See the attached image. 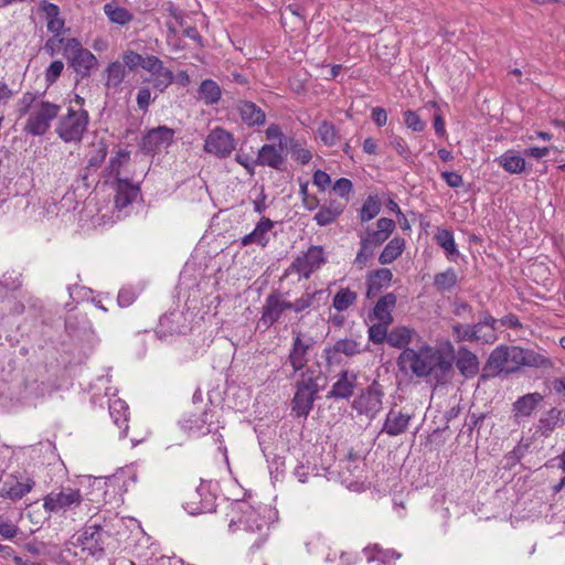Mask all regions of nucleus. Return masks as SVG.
I'll return each instance as SVG.
<instances>
[{
  "label": "nucleus",
  "mask_w": 565,
  "mask_h": 565,
  "mask_svg": "<svg viewBox=\"0 0 565 565\" xmlns=\"http://www.w3.org/2000/svg\"><path fill=\"white\" fill-rule=\"evenodd\" d=\"M228 530L235 533L243 530L252 542V548H259L269 534V520L273 511L266 505L252 507L245 501L235 502L232 507Z\"/></svg>",
  "instance_id": "f257e3e1"
},
{
  "label": "nucleus",
  "mask_w": 565,
  "mask_h": 565,
  "mask_svg": "<svg viewBox=\"0 0 565 565\" xmlns=\"http://www.w3.org/2000/svg\"><path fill=\"white\" fill-rule=\"evenodd\" d=\"M399 370L405 374L425 377L438 370L446 374L451 370V362L424 339L412 348L402 351L397 359Z\"/></svg>",
  "instance_id": "f03ea898"
},
{
  "label": "nucleus",
  "mask_w": 565,
  "mask_h": 565,
  "mask_svg": "<svg viewBox=\"0 0 565 565\" xmlns=\"http://www.w3.org/2000/svg\"><path fill=\"white\" fill-rule=\"evenodd\" d=\"M47 392V385L40 381L34 373H28L23 379L17 381L10 387H2L0 391V401L2 406L9 404H33L36 399L43 397Z\"/></svg>",
  "instance_id": "7ed1b4c3"
},
{
  "label": "nucleus",
  "mask_w": 565,
  "mask_h": 565,
  "mask_svg": "<svg viewBox=\"0 0 565 565\" xmlns=\"http://www.w3.org/2000/svg\"><path fill=\"white\" fill-rule=\"evenodd\" d=\"M320 371L306 369L296 381L291 411L297 417L307 418L320 391Z\"/></svg>",
  "instance_id": "20e7f679"
},
{
  "label": "nucleus",
  "mask_w": 565,
  "mask_h": 565,
  "mask_svg": "<svg viewBox=\"0 0 565 565\" xmlns=\"http://www.w3.org/2000/svg\"><path fill=\"white\" fill-rule=\"evenodd\" d=\"M82 501L83 497L78 489L62 487L57 491H51L43 498V509L50 515H62L79 507Z\"/></svg>",
  "instance_id": "39448f33"
},
{
  "label": "nucleus",
  "mask_w": 565,
  "mask_h": 565,
  "mask_svg": "<svg viewBox=\"0 0 565 565\" xmlns=\"http://www.w3.org/2000/svg\"><path fill=\"white\" fill-rule=\"evenodd\" d=\"M88 120L86 110L68 108L67 114L57 122L56 134L65 142L79 141L87 129Z\"/></svg>",
  "instance_id": "423d86ee"
},
{
  "label": "nucleus",
  "mask_w": 565,
  "mask_h": 565,
  "mask_svg": "<svg viewBox=\"0 0 565 565\" xmlns=\"http://www.w3.org/2000/svg\"><path fill=\"white\" fill-rule=\"evenodd\" d=\"M58 105L49 102L36 104L29 115L24 131L32 136L44 135L49 130L51 121L58 115Z\"/></svg>",
  "instance_id": "0eeeda50"
},
{
  "label": "nucleus",
  "mask_w": 565,
  "mask_h": 565,
  "mask_svg": "<svg viewBox=\"0 0 565 565\" xmlns=\"http://www.w3.org/2000/svg\"><path fill=\"white\" fill-rule=\"evenodd\" d=\"M65 56L73 70L82 77L88 76L97 66L96 56L84 49L81 42L74 38L67 39L65 42Z\"/></svg>",
  "instance_id": "6e6552de"
},
{
  "label": "nucleus",
  "mask_w": 565,
  "mask_h": 565,
  "mask_svg": "<svg viewBox=\"0 0 565 565\" xmlns=\"http://www.w3.org/2000/svg\"><path fill=\"white\" fill-rule=\"evenodd\" d=\"M384 393L377 382H373L353 401L352 407L360 414L373 419L382 409Z\"/></svg>",
  "instance_id": "1a4fd4ad"
},
{
  "label": "nucleus",
  "mask_w": 565,
  "mask_h": 565,
  "mask_svg": "<svg viewBox=\"0 0 565 565\" xmlns=\"http://www.w3.org/2000/svg\"><path fill=\"white\" fill-rule=\"evenodd\" d=\"M235 147L233 135L221 127L212 129L204 141V150L217 158L228 157Z\"/></svg>",
  "instance_id": "9d476101"
},
{
  "label": "nucleus",
  "mask_w": 565,
  "mask_h": 565,
  "mask_svg": "<svg viewBox=\"0 0 565 565\" xmlns=\"http://www.w3.org/2000/svg\"><path fill=\"white\" fill-rule=\"evenodd\" d=\"M103 530L99 525L85 526L73 539L72 544L81 547L87 555L99 557L104 553Z\"/></svg>",
  "instance_id": "9b49d317"
},
{
  "label": "nucleus",
  "mask_w": 565,
  "mask_h": 565,
  "mask_svg": "<svg viewBox=\"0 0 565 565\" xmlns=\"http://www.w3.org/2000/svg\"><path fill=\"white\" fill-rule=\"evenodd\" d=\"M313 339L310 335L297 333L292 341V348L288 355V362L294 370V375L301 373L308 362V352L313 345Z\"/></svg>",
  "instance_id": "f8f14e48"
},
{
  "label": "nucleus",
  "mask_w": 565,
  "mask_h": 565,
  "mask_svg": "<svg viewBox=\"0 0 565 565\" xmlns=\"http://www.w3.org/2000/svg\"><path fill=\"white\" fill-rule=\"evenodd\" d=\"M143 70L152 76V86L160 93H163L174 79V74L167 68L163 62L154 55H146Z\"/></svg>",
  "instance_id": "ddd939ff"
},
{
  "label": "nucleus",
  "mask_w": 565,
  "mask_h": 565,
  "mask_svg": "<svg viewBox=\"0 0 565 565\" xmlns=\"http://www.w3.org/2000/svg\"><path fill=\"white\" fill-rule=\"evenodd\" d=\"M215 497L210 491L207 483H201L191 494L189 500L184 503V509L188 513L195 515L207 513L214 509Z\"/></svg>",
  "instance_id": "4468645a"
},
{
  "label": "nucleus",
  "mask_w": 565,
  "mask_h": 565,
  "mask_svg": "<svg viewBox=\"0 0 565 565\" xmlns=\"http://www.w3.org/2000/svg\"><path fill=\"white\" fill-rule=\"evenodd\" d=\"M326 259L323 256V250L319 246H311L308 250L298 256L292 263V268L305 278H309V276L319 269Z\"/></svg>",
  "instance_id": "2eb2a0df"
},
{
  "label": "nucleus",
  "mask_w": 565,
  "mask_h": 565,
  "mask_svg": "<svg viewBox=\"0 0 565 565\" xmlns=\"http://www.w3.org/2000/svg\"><path fill=\"white\" fill-rule=\"evenodd\" d=\"M174 138V130L167 126L151 129L142 139V148L147 152H160L167 149Z\"/></svg>",
  "instance_id": "dca6fc26"
},
{
  "label": "nucleus",
  "mask_w": 565,
  "mask_h": 565,
  "mask_svg": "<svg viewBox=\"0 0 565 565\" xmlns=\"http://www.w3.org/2000/svg\"><path fill=\"white\" fill-rule=\"evenodd\" d=\"M274 226V221L266 216H262L256 223L254 230L241 238V246L257 245L266 247L270 241Z\"/></svg>",
  "instance_id": "f3484780"
},
{
  "label": "nucleus",
  "mask_w": 565,
  "mask_h": 565,
  "mask_svg": "<svg viewBox=\"0 0 565 565\" xmlns=\"http://www.w3.org/2000/svg\"><path fill=\"white\" fill-rule=\"evenodd\" d=\"M213 415L210 412H204L201 415H191L183 418L181 422L182 428L188 431L192 437L204 436L212 431Z\"/></svg>",
  "instance_id": "a211bd4d"
},
{
  "label": "nucleus",
  "mask_w": 565,
  "mask_h": 565,
  "mask_svg": "<svg viewBox=\"0 0 565 565\" xmlns=\"http://www.w3.org/2000/svg\"><path fill=\"white\" fill-rule=\"evenodd\" d=\"M422 340L423 337L416 330L405 326L393 328L387 337V343L396 349H406L409 348V344L414 347Z\"/></svg>",
  "instance_id": "6ab92c4d"
},
{
  "label": "nucleus",
  "mask_w": 565,
  "mask_h": 565,
  "mask_svg": "<svg viewBox=\"0 0 565 565\" xmlns=\"http://www.w3.org/2000/svg\"><path fill=\"white\" fill-rule=\"evenodd\" d=\"M395 227L396 224L392 218L381 217L376 222V228L367 227L362 237L373 246L379 247L390 238Z\"/></svg>",
  "instance_id": "aec40b11"
},
{
  "label": "nucleus",
  "mask_w": 565,
  "mask_h": 565,
  "mask_svg": "<svg viewBox=\"0 0 565 565\" xmlns=\"http://www.w3.org/2000/svg\"><path fill=\"white\" fill-rule=\"evenodd\" d=\"M256 163L258 166H267L273 169H280L284 163L282 142L276 145H264L257 154Z\"/></svg>",
  "instance_id": "412c9836"
},
{
  "label": "nucleus",
  "mask_w": 565,
  "mask_h": 565,
  "mask_svg": "<svg viewBox=\"0 0 565 565\" xmlns=\"http://www.w3.org/2000/svg\"><path fill=\"white\" fill-rule=\"evenodd\" d=\"M411 416L399 411L391 409L385 418L382 433L388 436H398L404 434L409 425Z\"/></svg>",
  "instance_id": "4be33fe9"
},
{
  "label": "nucleus",
  "mask_w": 565,
  "mask_h": 565,
  "mask_svg": "<svg viewBox=\"0 0 565 565\" xmlns=\"http://www.w3.org/2000/svg\"><path fill=\"white\" fill-rule=\"evenodd\" d=\"M543 395L539 392L529 393L519 397L512 405L515 418L531 416L543 401Z\"/></svg>",
  "instance_id": "5701e85b"
},
{
  "label": "nucleus",
  "mask_w": 565,
  "mask_h": 565,
  "mask_svg": "<svg viewBox=\"0 0 565 565\" xmlns=\"http://www.w3.org/2000/svg\"><path fill=\"white\" fill-rule=\"evenodd\" d=\"M495 162L508 173L521 174L525 171L524 157L514 149H509L495 159Z\"/></svg>",
  "instance_id": "b1692460"
},
{
  "label": "nucleus",
  "mask_w": 565,
  "mask_h": 565,
  "mask_svg": "<svg viewBox=\"0 0 565 565\" xmlns=\"http://www.w3.org/2000/svg\"><path fill=\"white\" fill-rule=\"evenodd\" d=\"M282 313L284 311L280 305V296L274 294L269 295L263 306L259 324L264 326L265 328H269L279 320Z\"/></svg>",
  "instance_id": "393cba45"
},
{
  "label": "nucleus",
  "mask_w": 565,
  "mask_h": 565,
  "mask_svg": "<svg viewBox=\"0 0 565 565\" xmlns=\"http://www.w3.org/2000/svg\"><path fill=\"white\" fill-rule=\"evenodd\" d=\"M139 194V188L127 180L117 179L115 206L122 210L131 204Z\"/></svg>",
  "instance_id": "a878e982"
},
{
  "label": "nucleus",
  "mask_w": 565,
  "mask_h": 565,
  "mask_svg": "<svg viewBox=\"0 0 565 565\" xmlns=\"http://www.w3.org/2000/svg\"><path fill=\"white\" fill-rule=\"evenodd\" d=\"M35 482L28 478L25 481H19L18 479H9L4 481L1 491L4 498L12 501H18L26 495L34 487Z\"/></svg>",
  "instance_id": "bb28decb"
},
{
  "label": "nucleus",
  "mask_w": 565,
  "mask_h": 565,
  "mask_svg": "<svg viewBox=\"0 0 565 565\" xmlns=\"http://www.w3.org/2000/svg\"><path fill=\"white\" fill-rule=\"evenodd\" d=\"M456 366L467 379L473 377L479 371V361L475 353L460 348L457 353Z\"/></svg>",
  "instance_id": "cd10ccee"
},
{
  "label": "nucleus",
  "mask_w": 565,
  "mask_h": 565,
  "mask_svg": "<svg viewBox=\"0 0 565 565\" xmlns=\"http://www.w3.org/2000/svg\"><path fill=\"white\" fill-rule=\"evenodd\" d=\"M397 298L393 292L382 296L374 306L373 317L380 322L391 324L393 322L392 310L396 306Z\"/></svg>",
  "instance_id": "c85d7f7f"
},
{
  "label": "nucleus",
  "mask_w": 565,
  "mask_h": 565,
  "mask_svg": "<svg viewBox=\"0 0 565 565\" xmlns=\"http://www.w3.org/2000/svg\"><path fill=\"white\" fill-rule=\"evenodd\" d=\"M476 328L479 327L471 324H455L452 327L454 335L458 341L480 340L484 343H493L497 340V335L492 331H488L482 335H476Z\"/></svg>",
  "instance_id": "c756f323"
},
{
  "label": "nucleus",
  "mask_w": 565,
  "mask_h": 565,
  "mask_svg": "<svg viewBox=\"0 0 565 565\" xmlns=\"http://www.w3.org/2000/svg\"><path fill=\"white\" fill-rule=\"evenodd\" d=\"M237 110L242 120L247 126L263 125L265 122V113L256 104L242 100L237 105Z\"/></svg>",
  "instance_id": "7c9ffc66"
},
{
  "label": "nucleus",
  "mask_w": 565,
  "mask_h": 565,
  "mask_svg": "<svg viewBox=\"0 0 565 565\" xmlns=\"http://www.w3.org/2000/svg\"><path fill=\"white\" fill-rule=\"evenodd\" d=\"M344 204L338 201H331L320 206L315 214L313 220L320 226H327L333 223L344 211Z\"/></svg>",
  "instance_id": "2f4dec72"
},
{
  "label": "nucleus",
  "mask_w": 565,
  "mask_h": 565,
  "mask_svg": "<svg viewBox=\"0 0 565 565\" xmlns=\"http://www.w3.org/2000/svg\"><path fill=\"white\" fill-rule=\"evenodd\" d=\"M222 88L213 79H204L198 89V99L206 106H213L221 100Z\"/></svg>",
  "instance_id": "473e14b6"
},
{
  "label": "nucleus",
  "mask_w": 565,
  "mask_h": 565,
  "mask_svg": "<svg viewBox=\"0 0 565 565\" xmlns=\"http://www.w3.org/2000/svg\"><path fill=\"white\" fill-rule=\"evenodd\" d=\"M109 414L114 419L115 425L118 428H122L120 433V437L126 436V430L128 429L127 420H128V405L125 401L120 398H115L109 402Z\"/></svg>",
  "instance_id": "72a5a7b5"
},
{
  "label": "nucleus",
  "mask_w": 565,
  "mask_h": 565,
  "mask_svg": "<svg viewBox=\"0 0 565 565\" xmlns=\"http://www.w3.org/2000/svg\"><path fill=\"white\" fill-rule=\"evenodd\" d=\"M406 242L402 237H393L383 248L379 256L381 265H388L396 260L404 252Z\"/></svg>",
  "instance_id": "f704fd0d"
},
{
  "label": "nucleus",
  "mask_w": 565,
  "mask_h": 565,
  "mask_svg": "<svg viewBox=\"0 0 565 565\" xmlns=\"http://www.w3.org/2000/svg\"><path fill=\"white\" fill-rule=\"evenodd\" d=\"M393 279V274L388 268H380L373 271L367 279V297L388 286Z\"/></svg>",
  "instance_id": "c9c22d12"
},
{
  "label": "nucleus",
  "mask_w": 565,
  "mask_h": 565,
  "mask_svg": "<svg viewBox=\"0 0 565 565\" xmlns=\"http://www.w3.org/2000/svg\"><path fill=\"white\" fill-rule=\"evenodd\" d=\"M355 382V375L349 376L347 371L342 372L340 379L332 385L330 396L337 398H347L352 395Z\"/></svg>",
  "instance_id": "e433bc0d"
},
{
  "label": "nucleus",
  "mask_w": 565,
  "mask_h": 565,
  "mask_svg": "<svg viewBox=\"0 0 565 565\" xmlns=\"http://www.w3.org/2000/svg\"><path fill=\"white\" fill-rule=\"evenodd\" d=\"M488 365L495 373H511L510 360L508 358L507 347L495 348L489 356Z\"/></svg>",
  "instance_id": "4c0bfd02"
},
{
  "label": "nucleus",
  "mask_w": 565,
  "mask_h": 565,
  "mask_svg": "<svg viewBox=\"0 0 565 565\" xmlns=\"http://www.w3.org/2000/svg\"><path fill=\"white\" fill-rule=\"evenodd\" d=\"M382 209V200L377 194H370L363 202L360 211L359 218L362 223L370 222L376 217Z\"/></svg>",
  "instance_id": "58836bf2"
},
{
  "label": "nucleus",
  "mask_w": 565,
  "mask_h": 565,
  "mask_svg": "<svg viewBox=\"0 0 565 565\" xmlns=\"http://www.w3.org/2000/svg\"><path fill=\"white\" fill-rule=\"evenodd\" d=\"M105 85L108 89H117L124 82L126 68L119 61L111 62L105 71Z\"/></svg>",
  "instance_id": "ea45409f"
},
{
  "label": "nucleus",
  "mask_w": 565,
  "mask_h": 565,
  "mask_svg": "<svg viewBox=\"0 0 565 565\" xmlns=\"http://www.w3.org/2000/svg\"><path fill=\"white\" fill-rule=\"evenodd\" d=\"M104 12L111 23L126 25L132 21L134 14L127 9L119 7L115 2H108L104 6Z\"/></svg>",
  "instance_id": "a19ab883"
},
{
  "label": "nucleus",
  "mask_w": 565,
  "mask_h": 565,
  "mask_svg": "<svg viewBox=\"0 0 565 565\" xmlns=\"http://www.w3.org/2000/svg\"><path fill=\"white\" fill-rule=\"evenodd\" d=\"M437 244L445 249L448 257L455 260L459 256L452 233L446 228H439L435 235Z\"/></svg>",
  "instance_id": "79ce46f5"
},
{
  "label": "nucleus",
  "mask_w": 565,
  "mask_h": 565,
  "mask_svg": "<svg viewBox=\"0 0 565 565\" xmlns=\"http://www.w3.org/2000/svg\"><path fill=\"white\" fill-rule=\"evenodd\" d=\"M561 411L557 408L550 409L539 420V430L544 436H548L561 422Z\"/></svg>",
  "instance_id": "37998d69"
},
{
  "label": "nucleus",
  "mask_w": 565,
  "mask_h": 565,
  "mask_svg": "<svg viewBox=\"0 0 565 565\" xmlns=\"http://www.w3.org/2000/svg\"><path fill=\"white\" fill-rule=\"evenodd\" d=\"M375 554L369 555V550L365 548L364 553L369 562H374L376 565H393L396 559L401 557V554L392 550H380L377 546L374 547Z\"/></svg>",
  "instance_id": "c03bdc74"
},
{
  "label": "nucleus",
  "mask_w": 565,
  "mask_h": 565,
  "mask_svg": "<svg viewBox=\"0 0 565 565\" xmlns=\"http://www.w3.org/2000/svg\"><path fill=\"white\" fill-rule=\"evenodd\" d=\"M356 294L349 288H341L333 297L332 306L338 311H344L356 301Z\"/></svg>",
  "instance_id": "a18cd8bd"
},
{
  "label": "nucleus",
  "mask_w": 565,
  "mask_h": 565,
  "mask_svg": "<svg viewBox=\"0 0 565 565\" xmlns=\"http://www.w3.org/2000/svg\"><path fill=\"white\" fill-rule=\"evenodd\" d=\"M524 366L547 369L553 366V362L544 353L526 349Z\"/></svg>",
  "instance_id": "49530a36"
},
{
  "label": "nucleus",
  "mask_w": 565,
  "mask_h": 565,
  "mask_svg": "<svg viewBox=\"0 0 565 565\" xmlns=\"http://www.w3.org/2000/svg\"><path fill=\"white\" fill-rule=\"evenodd\" d=\"M317 134L326 146H333L338 140L335 127L329 121H322L318 127Z\"/></svg>",
  "instance_id": "de8ad7c7"
},
{
  "label": "nucleus",
  "mask_w": 565,
  "mask_h": 565,
  "mask_svg": "<svg viewBox=\"0 0 565 565\" xmlns=\"http://www.w3.org/2000/svg\"><path fill=\"white\" fill-rule=\"evenodd\" d=\"M376 247L370 244L364 237L361 236L360 249L355 256L354 264L360 268L366 266L367 260L372 257Z\"/></svg>",
  "instance_id": "09e8293b"
},
{
  "label": "nucleus",
  "mask_w": 565,
  "mask_h": 565,
  "mask_svg": "<svg viewBox=\"0 0 565 565\" xmlns=\"http://www.w3.org/2000/svg\"><path fill=\"white\" fill-rule=\"evenodd\" d=\"M508 358L510 360L511 373L515 372L520 369V366H524L526 349H522L519 347H507Z\"/></svg>",
  "instance_id": "8fccbe9b"
},
{
  "label": "nucleus",
  "mask_w": 565,
  "mask_h": 565,
  "mask_svg": "<svg viewBox=\"0 0 565 565\" xmlns=\"http://www.w3.org/2000/svg\"><path fill=\"white\" fill-rule=\"evenodd\" d=\"M457 275L455 270L448 269L435 276L434 282L439 290H449L456 285Z\"/></svg>",
  "instance_id": "3c124183"
},
{
  "label": "nucleus",
  "mask_w": 565,
  "mask_h": 565,
  "mask_svg": "<svg viewBox=\"0 0 565 565\" xmlns=\"http://www.w3.org/2000/svg\"><path fill=\"white\" fill-rule=\"evenodd\" d=\"M333 351L352 356L361 352L360 344L352 339H342L334 343Z\"/></svg>",
  "instance_id": "603ef678"
},
{
  "label": "nucleus",
  "mask_w": 565,
  "mask_h": 565,
  "mask_svg": "<svg viewBox=\"0 0 565 565\" xmlns=\"http://www.w3.org/2000/svg\"><path fill=\"white\" fill-rule=\"evenodd\" d=\"M390 324H386L384 322L375 323L369 328V339L375 344H382L384 341L387 342L388 331L387 327Z\"/></svg>",
  "instance_id": "864d4df0"
},
{
  "label": "nucleus",
  "mask_w": 565,
  "mask_h": 565,
  "mask_svg": "<svg viewBox=\"0 0 565 565\" xmlns=\"http://www.w3.org/2000/svg\"><path fill=\"white\" fill-rule=\"evenodd\" d=\"M404 124L414 132H422L426 128V122L414 110L403 113Z\"/></svg>",
  "instance_id": "5fc2aeb1"
},
{
  "label": "nucleus",
  "mask_w": 565,
  "mask_h": 565,
  "mask_svg": "<svg viewBox=\"0 0 565 565\" xmlns=\"http://www.w3.org/2000/svg\"><path fill=\"white\" fill-rule=\"evenodd\" d=\"M322 291L305 292L292 302V311L302 312L303 310L313 306L316 297L321 295Z\"/></svg>",
  "instance_id": "6e6d98bb"
},
{
  "label": "nucleus",
  "mask_w": 565,
  "mask_h": 565,
  "mask_svg": "<svg viewBox=\"0 0 565 565\" xmlns=\"http://www.w3.org/2000/svg\"><path fill=\"white\" fill-rule=\"evenodd\" d=\"M122 61V65H125V67L127 66L129 70H135L137 67L143 68V65L146 64V56L134 51H128L124 54Z\"/></svg>",
  "instance_id": "4d7b16f0"
},
{
  "label": "nucleus",
  "mask_w": 565,
  "mask_h": 565,
  "mask_svg": "<svg viewBox=\"0 0 565 565\" xmlns=\"http://www.w3.org/2000/svg\"><path fill=\"white\" fill-rule=\"evenodd\" d=\"M64 70V64L62 61H54L50 64V66L45 71V81L47 84H53L61 76Z\"/></svg>",
  "instance_id": "13d9d810"
},
{
  "label": "nucleus",
  "mask_w": 565,
  "mask_h": 565,
  "mask_svg": "<svg viewBox=\"0 0 565 565\" xmlns=\"http://www.w3.org/2000/svg\"><path fill=\"white\" fill-rule=\"evenodd\" d=\"M137 298V292L132 287H124L118 294V305L122 308L129 307Z\"/></svg>",
  "instance_id": "bf43d9fd"
},
{
  "label": "nucleus",
  "mask_w": 565,
  "mask_h": 565,
  "mask_svg": "<svg viewBox=\"0 0 565 565\" xmlns=\"http://www.w3.org/2000/svg\"><path fill=\"white\" fill-rule=\"evenodd\" d=\"M66 40L67 39L54 34L46 41L44 45L45 52L49 53L50 56H54L60 51L61 45L65 49Z\"/></svg>",
  "instance_id": "052dcab7"
},
{
  "label": "nucleus",
  "mask_w": 565,
  "mask_h": 565,
  "mask_svg": "<svg viewBox=\"0 0 565 565\" xmlns=\"http://www.w3.org/2000/svg\"><path fill=\"white\" fill-rule=\"evenodd\" d=\"M93 148L96 150V156H92L88 160L89 166L97 167L99 166L107 154V147L104 142L99 141L96 143H93Z\"/></svg>",
  "instance_id": "680f3d73"
},
{
  "label": "nucleus",
  "mask_w": 565,
  "mask_h": 565,
  "mask_svg": "<svg viewBox=\"0 0 565 565\" xmlns=\"http://www.w3.org/2000/svg\"><path fill=\"white\" fill-rule=\"evenodd\" d=\"M391 145L393 149L403 158H408L409 147L404 138L399 136H393L391 138Z\"/></svg>",
  "instance_id": "e2e57ef3"
},
{
  "label": "nucleus",
  "mask_w": 565,
  "mask_h": 565,
  "mask_svg": "<svg viewBox=\"0 0 565 565\" xmlns=\"http://www.w3.org/2000/svg\"><path fill=\"white\" fill-rule=\"evenodd\" d=\"M312 182L321 191H324L331 184V178L327 172L317 170L313 173Z\"/></svg>",
  "instance_id": "0e129e2a"
},
{
  "label": "nucleus",
  "mask_w": 565,
  "mask_h": 565,
  "mask_svg": "<svg viewBox=\"0 0 565 565\" xmlns=\"http://www.w3.org/2000/svg\"><path fill=\"white\" fill-rule=\"evenodd\" d=\"M337 557L339 559L338 565H352L356 562V555L350 552H341L339 555L334 553L333 556L329 554L327 561L334 562Z\"/></svg>",
  "instance_id": "69168bd1"
},
{
  "label": "nucleus",
  "mask_w": 565,
  "mask_h": 565,
  "mask_svg": "<svg viewBox=\"0 0 565 565\" xmlns=\"http://www.w3.org/2000/svg\"><path fill=\"white\" fill-rule=\"evenodd\" d=\"M333 190L342 198L349 195L352 190V182L347 178H341L335 181Z\"/></svg>",
  "instance_id": "338daca9"
},
{
  "label": "nucleus",
  "mask_w": 565,
  "mask_h": 565,
  "mask_svg": "<svg viewBox=\"0 0 565 565\" xmlns=\"http://www.w3.org/2000/svg\"><path fill=\"white\" fill-rule=\"evenodd\" d=\"M441 178L450 188H459L463 183L462 177L457 172H443Z\"/></svg>",
  "instance_id": "774afa93"
}]
</instances>
